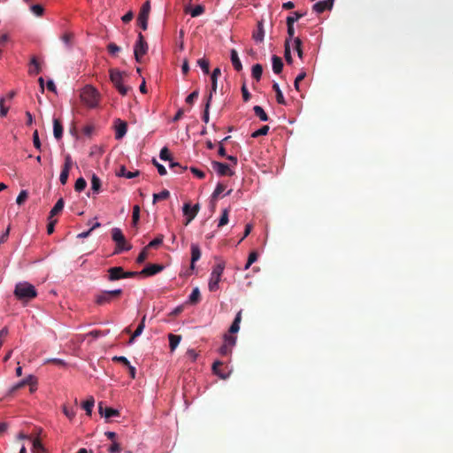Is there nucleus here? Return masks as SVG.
<instances>
[{
  "label": "nucleus",
  "instance_id": "34",
  "mask_svg": "<svg viewBox=\"0 0 453 453\" xmlns=\"http://www.w3.org/2000/svg\"><path fill=\"white\" fill-rule=\"evenodd\" d=\"M61 40L68 48H70L73 45V34L70 32H65L61 36Z\"/></svg>",
  "mask_w": 453,
  "mask_h": 453
},
{
  "label": "nucleus",
  "instance_id": "63",
  "mask_svg": "<svg viewBox=\"0 0 453 453\" xmlns=\"http://www.w3.org/2000/svg\"><path fill=\"white\" fill-rule=\"evenodd\" d=\"M198 96H199V91L195 90L194 92H192L186 97V103L192 104L194 103V101L198 97Z\"/></svg>",
  "mask_w": 453,
  "mask_h": 453
},
{
  "label": "nucleus",
  "instance_id": "49",
  "mask_svg": "<svg viewBox=\"0 0 453 453\" xmlns=\"http://www.w3.org/2000/svg\"><path fill=\"white\" fill-rule=\"evenodd\" d=\"M119 412L118 410H115V409H112L111 407H106L105 406V409H104V417L106 418H111V417H114V416H119Z\"/></svg>",
  "mask_w": 453,
  "mask_h": 453
},
{
  "label": "nucleus",
  "instance_id": "5",
  "mask_svg": "<svg viewBox=\"0 0 453 453\" xmlns=\"http://www.w3.org/2000/svg\"><path fill=\"white\" fill-rule=\"evenodd\" d=\"M225 269V263H218L212 269L210 280L209 290L213 292L219 289V283L221 280V276Z\"/></svg>",
  "mask_w": 453,
  "mask_h": 453
},
{
  "label": "nucleus",
  "instance_id": "52",
  "mask_svg": "<svg viewBox=\"0 0 453 453\" xmlns=\"http://www.w3.org/2000/svg\"><path fill=\"white\" fill-rule=\"evenodd\" d=\"M224 343L227 344L231 349L236 343V337L229 334L224 335Z\"/></svg>",
  "mask_w": 453,
  "mask_h": 453
},
{
  "label": "nucleus",
  "instance_id": "46",
  "mask_svg": "<svg viewBox=\"0 0 453 453\" xmlns=\"http://www.w3.org/2000/svg\"><path fill=\"white\" fill-rule=\"evenodd\" d=\"M64 414L70 419H73L76 415V411L73 407L64 406L63 408Z\"/></svg>",
  "mask_w": 453,
  "mask_h": 453
},
{
  "label": "nucleus",
  "instance_id": "11",
  "mask_svg": "<svg viewBox=\"0 0 453 453\" xmlns=\"http://www.w3.org/2000/svg\"><path fill=\"white\" fill-rule=\"evenodd\" d=\"M334 0H323L313 4L312 9L317 13L320 14L326 10H331L333 8Z\"/></svg>",
  "mask_w": 453,
  "mask_h": 453
},
{
  "label": "nucleus",
  "instance_id": "8",
  "mask_svg": "<svg viewBox=\"0 0 453 453\" xmlns=\"http://www.w3.org/2000/svg\"><path fill=\"white\" fill-rule=\"evenodd\" d=\"M125 278V271L121 266L108 269V280L114 281Z\"/></svg>",
  "mask_w": 453,
  "mask_h": 453
},
{
  "label": "nucleus",
  "instance_id": "39",
  "mask_svg": "<svg viewBox=\"0 0 453 453\" xmlns=\"http://www.w3.org/2000/svg\"><path fill=\"white\" fill-rule=\"evenodd\" d=\"M86 187H87V181L85 180L84 178L81 177V178L77 179V180L74 184L75 191L81 192L85 189Z\"/></svg>",
  "mask_w": 453,
  "mask_h": 453
},
{
  "label": "nucleus",
  "instance_id": "38",
  "mask_svg": "<svg viewBox=\"0 0 453 453\" xmlns=\"http://www.w3.org/2000/svg\"><path fill=\"white\" fill-rule=\"evenodd\" d=\"M140 219V207L139 205H134L133 208V215H132V224L134 226H137V224Z\"/></svg>",
  "mask_w": 453,
  "mask_h": 453
},
{
  "label": "nucleus",
  "instance_id": "57",
  "mask_svg": "<svg viewBox=\"0 0 453 453\" xmlns=\"http://www.w3.org/2000/svg\"><path fill=\"white\" fill-rule=\"evenodd\" d=\"M147 248L145 247L141 252L140 254L138 255L137 258H136V262L139 263V264H142L143 263L147 257H148V251H147Z\"/></svg>",
  "mask_w": 453,
  "mask_h": 453
},
{
  "label": "nucleus",
  "instance_id": "32",
  "mask_svg": "<svg viewBox=\"0 0 453 453\" xmlns=\"http://www.w3.org/2000/svg\"><path fill=\"white\" fill-rule=\"evenodd\" d=\"M294 48L298 55V58L300 59H303V49H302V41L299 37H296L294 39Z\"/></svg>",
  "mask_w": 453,
  "mask_h": 453
},
{
  "label": "nucleus",
  "instance_id": "59",
  "mask_svg": "<svg viewBox=\"0 0 453 453\" xmlns=\"http://www.w3.org/2000/svg\"><path fill=\"white\" fill-rule=\"evenodd\" d=\"M112 361L113 362H117V363H120L122 364L123 365H125L126 367L130 365V362L127 360V357H122V356H115L112 357Z\"/></svg>",
  "mask_w": 453,
  "mask_h": 453
},
{
  "label": "nucleus",
  "instance_id": "6",
  "mask_svg": "<svg viewBox=\"0 0 453 453\" xmlns=\"http://www.w3.org/2000/svg\"><path fill=\"white\" fill-rule=\"evenodd\" d=\"M149 45L142 33H138L137 40L134 46V55L136 62L141 63L142 58L147 54Z\"/></svg>",
  "mask_w": 453,
  "mask_h": 453
},
{
  "label": "nucleus",
  "instance_id": "16",
  "mask_svg": "<svg viewBox=\"0 0 453 453\" xmlns=\"http://www.w3.org/2000/svg\"><path fill=\"white\" fill-rule=\"evenodd\" d=\"M230 58H231V62L233 64V66L234 68L237 71V72H240L242 70V62L238 57V53L237 51L233 49L231 50V52H230Z\"/></svg>",
  "mask_w": 453,
  "mask_h": 453
},
{
  "label": "nucleus",
  "instance_id": "15",
  "mask_svg": "<svg viewBox=\"0 0 453 453\" xmlns=\"http://www.w3.org/2000/svg\"><path fill=\"white\" fill-rule=\"evenodd\" d=\"M201 257V250L197 244H191V268L195 267V263Z\"/></svg>",
  "mask_w": 453,
  "mask_h": 453
},
{
  "label": "nucleus",
  "instance_id": "19",
  "mask_svg": "<svg viewBox=\"0 0 453 453\" xmlns=\"http://www.w3.org/2000/svg\"><path fill=\"white\" fill-rule=\"evenodd\" d=\"M221 74V71H220V68L217 67L213 70L212 73H211V96L213 95V93H216L217 91V80H218V77L220 76Z\"/></svg>",
  "mask_w": 453,
  "mask_h": 453
},
{
  "label": "nucleus",
  "instance_id": "13",
  "mask_svg": "<svg viewBox=\"0 0 453 453\" xmlns=\"http://www.w3.org/2000/svg\"><path fill=\"white\" fill-rule=\"evenodd\" d=\"M36 383H37L36 378L33 375H29L25 380H21L20 382H19L15 386H13L12 390V391L18 390V389L25 387L26 385L35 386Z\"/></svg>",
  "mask_w": 453,
  "mask_h": 453
},
{
  "label": "nucleus",
  "instance_id": "41",
  "mask_svg": "<svg viewBox=\"0 0 453 453\" xmlns=\"http://www.w3.org/2000/svg\"><path fill=\"white\" fill-rule=\"evenodd\" d=\"M30 11L37 17H42L44 13V8L41 4H32Z\"/></svg>",
  "mask_w": 453,
  "mask_h": 453
},
{
  "label": "nucleus",
  "instance_id": "45",
  "mask_svg": "<svg viewBox=\"0 0 453 453\" xmlns=\"http://www.w3.org/2000/svg\"><path fill=\"white\" fill-rule=\"evenodd\" d=\"M164 236L159 234L146 246L147 249L157 248L163 242Z\"/></svg>",
  "mask_w": 453,
  "mask_h": 453
},
{
  "label": "nucleus",
  "instance_id": "25",
  "mask_svg": "<svg viewBox=\"0 0 453 453\" xmlns=\"http://www.w3.org/2000/svg\"><path fill=\"white\" fill-rule=\"evenodd\" d=\"M273 89L275 91L277 103L280 104L285 105L286 101L284 99L283 94H282L278 83H276V82L273 83Z\"/></svg>",
  "mask_w": 453,
  "mask_h": 453
},
{
  "label": "nucleus",
  "instance_id": "58",
  "mask_svg": "<svg viewBox=\"0 0 453 453\" xmlns=\"http://www.w3.org/2000/svg\"><path fill=\"white\" fill-rule=\"evenodd\" d=\"M170 168L173 169L176 173H180L187 169V167H183L176 162H171Z\"/></svg>",
  "mask_w": 453,
  "mask_h": 453
},
{
  "label": "nucleus",
  "instance_id": "17",
  "mask_svg": "<svg viewBox=\"0 0 453 453\" xmlns=\"http://www.w3.org/2000/svg\"><path fill=\"white\" fill-rule=\"evenodd\" d=\"M272 64H273V71L274 73L279 74L282 72L283 62L280 57L273 55L272 57Z\"/></svg>",
  "mask_w": 453,
  "mask_h": 453
},
{
  "label": "nucleus",
  "instance_id": "30",
  "mask_svg": "<svg viewBox=\"0 0 453 453\" xmlns=\"http://www.w3.org/2000/svg\"><path fill=\"white\" fill-rule=\"evenodd\" d=\"M211 93H210L208 95V96H207V101H206V104H205V108H204V111H203V120L205 123H208L209 119H210L209 109H210V106H211Z\"/></svg>",
  "mask_w": 453,
  "mask_h": 453
},
{
  "label": "nucleus",
  "instance_id": "61",
  "mask_svg": "<svg viewBox=\"0 0 453 453\" xmlns=\"http://www.w3.org/2000/svg\"><path fill=\"white\" fill-rule=\"evenodd\" d=\"M33 449H34V450H36V451H42V452L45 451V449L39 439H35L33 441Z\"/></svg>",
  "mask_w": 453,
  "mask_h": 453
},
{
  "label": "nucleus",
  "instance_id": "4",
  "mask_svg": "<svg viewBox=\"0 0 453 453\" xmlns=\"http://www.w3.org/2000/svg\"><path fill=\"white\" fill-rule=\"evenodd\" d=\"M122 295V289L118 288L114 290L100 291L95 296V302L98 305H104L110 303L114 298H118Z\"/></svg>",
  "mask_w": 453,
  "mask_h": 453
},
{
  "label": "nucleus",
  "instance_id": "44",
  "mask_svg": "<svg viewBox=\"0 0 453 453\" xmlns=\"http://www.w3.org/2000/svg\"><path fill=\"white\" fill-rule=\"evenodd\" d=\"M304 15H305V13H302L299 12H292V15H290L287 18V23H290V24L294 25V23L296 21H297L299 19H301Z\"/></svg>",
  "mask_w": 453,
  "mask_h": 453
},
{
  "label": "nucleus",
  "instance_id": "10",
  "mask_svg": "<svg viewBox=\"0 0 453 453\" xmlns=\"http://www.w3.org/2000/svg\"><path fill=\"white\" fill-rule=\"evenodd\" d=\"M164 266L157 264H150L147 266H145L141 272V275L144 276H152L155 275L161 271H163Z\"/></svg>",
  "mask_w": 453,
  "mask_h": 453
},
{
  "label": "nucleus",
  "instance_id": "21",
  "mask_svg": "<svg viewBox=\"0 0 453 453\" xmlns=\"http://www.w3.org/2000/svg\"><path fill=\"white\" fill-rule=\"evenodd\" d=\"M140 174V172L139 171H134V172H129V171H127L126 167L124 165H122L119 172L117 173V175L119 176V177H125L127 179H132V178H134L136 176H138Z\"/></svg>",
  "mask_w": 453,
  "mask_h": 453
},
{
  "label": "nucleus",
  "instance_id": "55",
  "mask_svg": "<svg viewBox=\"0 0 453 453\" xmlns=\"http://www.w3.org/2000/svg\"><path fill=\"white\" fill-rule=\"evenodd\" d=\"M204 12V7L203 5H196L191 10L190 15L192 17H197Z\"/></svg>",
  "mask_w": 453,
  "mask_h": 453
},
{
  "label": "nucleus",
  "instance_id": "22",
  "mask_svg": "<svg viewBox=\"0 0 453 453\" xmlns=\"http://www.w3.org/2000/svg\"><path fill=\"white\" fill-rule=\"evenodd\" d=\"M241 320H242V311L237 312V314L229 328L230 334H235L239 331Z\"/></svg>",
  "mask_w": 453,
  "mask_h": 453
},
{
  "label": "nucleus",
  "instance_id": "24",
  "mask_svg": "<svg viewBox=\"0 0 453 453\" xmlns=\"http://www.w3.org/2000/svg\"><path fill=\"white\" fill-rule=\"evenodd\" d=\"M64 204H65L64 199L63 198L58 199L50 212V219H51L52 217H54L57 214H58L63 210Z\"/></svg>",
  "mask_w": 453,
  "mask_h": 453
},
{
  "label": "nucleus",
  "instance_id": "43",
  "mask_svg": "<svg viewBox=\"0 0 453 453\" xmlns=\"http://www.w3.org/2000/svg\"><path fill=\"white\" fill-rule=\"evenodd\" d=\"M269 129H270L269 126H263L262 127H260L257 131L253 132L251 134V137L257 138V137H259L261 135H265V134H268Z\"/></svg>",
  "mask_w": 453,
  "mask_h": 453
},
{
  "label": "nucleus",
  "instance_id": "18",
  "mask_svg": "<svg viewBox=\"0 0 453 453\" xmlns=\"http://www.w3.org/2000/svg\"><path fill=\"white\" fill-rule=\"evenodd\" d=\"M53 134L57 140H59L63 136V126L58 119H53Z\"/></svg>",
  "mask_w": 453,
  "mask_h": 453
},
{
  "label": "nucleus",
  "instance_id": "20",
  "mask_svg": "<svg viewBox=\"0 0 453 453\" xmlns=\"http://www.w3.org/2000/svg\"><path fill=\"white\" fill-rule=\"evenodd\" d=\"M223 365V363L220 361H216L212 365L213 372L218 375L219 378L226 380L229 376V372H223L219 367Z\"/></svg>",
  "mask_w": 453,
  "mask_h": 453
},
{
  "label": "nucleus",
  "instance_id": "36",
  "mask_svg": "<svg viewBox=\"0 0 453 453\" xmlns=\"http://www.w3.org/2000/svg\"><path fill=\"white\" fill-rule=\"evenodd\" d=\"M197 65L201 67L203 72L205 74H208L210 72V63L209 60L206 58H200L197 60Z\"/></svg>",
  "mask_w": 453,
  "mask_h": 453
},
{
  "label": "nucleus",
  "instance_id": "37",
  "mask_svg": "<svg viewBox=\"0 0 453 453\" xmlns=\"http://www.w3.org/2000/svg\"><path fill=\"white\" fill-rule=\"evenodd\" d=\"M31 65H34V69L29 70L30 74H38L41 72V65L35 57H33L30 61Z\"/></svg>",
  "mask_w": 453,
  "mask_h": 453
},
{
  "label": "nucleus",
  "instance_id": "56",
  "mask_svg": "<svg viewBox=\"0 0 453 453\" xmlns=\"http://www.w3.org/2000/svg\"><path fill=\"white\" fill-rule=\"evenodd\" d=\"M306 76V73L304 71L301 72L296 78L295 80V82H294V86H295V88L299 91V83L305 78Z\"/></svg>",
  "mask_w": 453,
  "mask_h": 453
},
{
  "label": "nucleus",
  "instance_id": "62",
  "mask_svg": "<svg viewBox=\"0 0 453 453\" xmlns=\"http://www.w3.org/2000/svg\"><path fill=\"white\" fill-rule=\"evenodd\" d=\"M33 142H34V146L41 150V147H42V144H41V142H40V139H39V134H38V131L37 130H35L34 134H33Z\"/></svg>",
  "mask_w": 453,
  "mask_h": 453
},
{
  "label": "nucleus",
  "instance_id": "47",
  "mask_svg": "<svg viewBox=\"0 0 453 453\" xmlns=\"http://www.w3.org/2000/svg\"><path fill=\"white\" fill-rule=\"evenodd\" d=\"M225 189H226V185H225V184H223V183H219V184L217 185V187H216L215 190H214V191H213V193H212V196H211L212 199H217V198L219 196V195H220L222 192H224V191H225Z\"/></svg>",
  "mask_w": 453,
  "mask_h": 453
},
{
  "label": "nucleus",
  "instance_id": "50",
  "mask_svg": "<svg viewBox=\"0 0 453 453\" xmlns=\"http://www.w3.org/2000/svg\"><path fill=\"white\" fill-rule=\"evenodd\" d=\"M257 259V253L256 251H252L250 256H249V258H248V261L244 266V269L247 270L250 268V266L254 263L256 262Z\"/></svg>",
  "mask_w": 453,
  "mask_h": 453
},
{
  "label": "nucleus",
  "instance_id": "23",
  "mask_svg": "<svg viewBox=\"0 0 453 453\" xmlns=\"http://www.w3.org/2000/svg\"><path fill=\"white\" fill-rule=\"evenodd\" d=\"M168 339H169L170 349H171V351H173L179 345L180 342L181 341V336L173 334H170L168 335Z\"/></svg>",
  "mask_w": 453,
  "mask_h": 453
},
{
  "label": "nucleus",
  "instance_id": "2",
  "mask_svg": "<svg viewBox=\"0 0 453 453\" xmlns=\"http://www.w3.org/2000/svg\"><path fill=\"white\" fill-rule=\"evenodd\" d=\"M111 238H112V241L116 243L114 254H119L123 251H127L132 249L131 244H129L127 242L121 229H119L118 227L112 228L111 229Z\"/></svg>",
  "mask_w": 453,
  "mask_h": 453
},
{
  "label": "nucleus",
  "instance_id": "27",
  "mask_svg": "<svg viewBox=\"0 0 453 453\" xmlns=\"http://www.w3.org/2000/svg\"><path fill=\"white\" fill-rule=\"evenodd\" d=\"M253 111H254L255 115L257 116L260 119V120L267 121L269 119L268 115L265 113V111H264V109L261 106H259V105L254 106Z\"/></svg>",
  "mask_w": 453,
  "mask_h": 453
},
{
  "label": "nucleus",
  "instance_id": "33",
  "mask_svg": "<svg viewBox=\"0 0 453 453\" xmlns=\"http://www.w3.org/2000/svg\"><path fill=\"white\" fill-rule=\"evenodd\" d=\"M170 196V192L166 189L153 195V203L157 201L165 200Z\"/></svg>",
  "mask_w": 453,
  "mask_h": 453
},
{
  "label": "nucleus",
  "instance_id": "53",
  "mask_svg": "<svg viewBox=\"0 0 453 453\" xmlns=\"http://www.w3.org/2000/svg\"><path fill=\"white\" fill-rule=\"evenodd\" d=\"M69 172H70V170L62 168L60 176H59V180H60L61 184L65 185L67 182Z\"/></svg>",
  "mask_w": 453,
  "mask_h": 453
},
{
  "label": "nucleus",
  "instance_id": "9",
  "mask_svg": "<svg viewBox=\"0 0 453 453\" xmlns=\"http://www.w3.org/2000/svg\"><path fill=\"white\" fill-rule=\"evenodd\" d=\"M115 138L119 140L123 138L127 131V124L126 121L121 120L120 119H117L115 120Z\"/></svg>",
  "mask_w": 453,
  "mask_h": 453
},
{
  "label": "nucleus",
  "instance_id": "51",
  "mask_svg": "<svg viewBox=\"0 0 453 453\" xmlns=\"http://www.w3.org/2000/svg\"><path fill=\"white\" fill-rule=\"evenodd\" d=\"M27 197H28L27 191V190H21L20 193L19 194L17 199H16V203L19 205H21L27 199Z\"/></svg>",
  "mask_w": 453,
  "mask_h": 453
},
{
  "label": "nucleus",
  "instance_id": "60",
  "mask_svg": "<svg viewBox=\"0 0 453 453\" xmlns=\"http://www.w3.org/2000/svg\"><path fill=\"white\" fill-rule=\"evenodd\" d=\"M159 157L162 160H172L171 159V156H170V152H169V150L166 148V147H164L161 151H160V154H159Z\"/></svg>",
  "mask_w": 453,
  "mask_h": 453
},
{
  "label": "nucleus",
  "instance_id": "26",
  "mask_svg": "<svg viewBox=\"0 0 453 453\" xmlns=\"http://www.w3.org/2000/svg\"><path fill=\"white\" fill-rule=\"evenodd\" d=\"M263 73V66L260 64H256L252 66L251 74L252 77L257 81H260Z\"/></svg>",
  "mask_w": 453,
  "mask_h": 453
},
{
  "label": "nucleus",
  "instance_id": "35",
  "mask_svg": "<svg viewBox=\"0 0 453 453\" xmlns=\"http://www.w3.org/2000/svg\"><path fill=\"white\" fill-rule=\"evenodd\" d=\"M200 298H201L200 290L198 288H195L189 296V302L191 303H196L200 301Z\"/></svg>",
  "mask_w": 453,
  "mask_h": 453
},
{
  "label": "nucleus",
  "instance_id": "3",
  "mask_svg": "<svg viewBox=\"0 0 453 453\" xmlns=\"http://www.w3.org/2000/svg\"><path fill=\"white\" fill-rule=\"evenodd\" d=\"M81 101L88 107L97 106L99 101V93L92 86H86L81 93Z\"/></svg>",
  "mask_w": 453,
  "mask_h": 453
},
{
  "label": "nucleus",
  "instance_id": "14",
  "mask_svg": "<svg viewBox=\"0 0 453 453\" xmlns=\"http://www.w3.org/2000/svg\"><path fill=\"white\" fill-rule=\"evenodd\" d=\"M122 76H123V73L121 72H119V70L111 69L110 71V79L115 88L123 84Z\"/></svg>",
  "mask_w": 453,
  "mask_h": 453
},
{
  "label": "nucleus",
  "instance_id": "54",
  "mask_svg": "<svg viewBox=\"0 0 453 453\" xmlns=\"http://www.w3.org/2000/svg\"><path fill=\"white\" fill-rule=\"evenodd\" d=\"M288 27V38L286 40H288V44H290V41L295 39V28L294 25L290 23H287Z\"/></svg>",
  "mask_w": 453,
  "mask_h": 453
},
{
  "label": "nucleus",
  "instance_id": "12",
  "mask_svg": "<svg viewBox=\"0 0 453 453\" xmlns=\"http://www.w3.org/2000/svg\"><path fill=\"white\" fill-rule=\"evenodd\" d=\"M265 29L263 21L260 20L257 24V28L252 33V39L257 42L260 43L264 41Z\"/></svg>",
  "mask_w": 453,
  "mask_h": 453
},
{
  "label": "nucleus",
  "instance_id": "29",
  "mask_svg": "<svg viewBox=\"0 0 453 453\" xmlns=\"http://www.w3.org/2000/svg\"><path fill=\"white\" fill-rule=\"evenodd\" d=\"M101 188V180L96 174L92 175L91 178V189L95 193H99Z\"/></svg>",
  "mask_w": 453,
  "mask_h": 453
},
{
  "label": "nucleus",
  "instance_id": "31",
  "mask_svg": "<svg viewBox=\"0 0 453 453\" xmlns=\"http://www.w3.org/2000/svg\"><path fill=\"white\" fill-rule=\"evenodd\" d=\"M94 404H95V400L93 397H90L82 403V408L86 411V413L88 415H91Z\"/></svg>",
  "mask_w": 453,
  "mask_h": 453
},
{
  "label": "nucleus",
  "instance_id": "40",
  "mask_svg": "<svg viewBox=\"0 0 453 453\" xmlns=\"http://www.w3.org/2000/svg\"><path fill=\"white\" fill-rule=\"evenodd\" d=\"M285 50L284 57L288 64H292L293 58L290 52V44H288V40H285Z\"/></svg>",
  "mask_w": 453,
  "mask_h": 453
},
{
  "label": "nucleus",
  "instance_id": "1",
  "mask_svg": "<svg viewBox=\"0 0 453 453\" xmlns=\"http://www.w3.org/2000/svg\"><path fill=\"white\" fill-rule=\"evenodd\" d=\"M15 296L20 301H29L37 295L35 287L28 282H19L15 286Z\"/></svg>",
  "mask_w": 453,
  "mask_h": 453
},
{
  "label": "nucleus",
  "instance_id": "28",
  "mask_svg": "<svg viewBox=\"0 0 453 453\" xmlns=\"http://www.w3.org/2000/svg\"><path fill=\"white\" fill-rule=\"evenodd\" d=\"M150 12V1H147L142 4V6L140 10L138 18L149 19Z\"/></svg>",
  "mask_w": 453,
  "mask_h": 453
},
{
  "label": "nucleus",
  "instance_id": "42",
  "mask_svg": "<svg viewBox=\"0 0 453 453\" xmlns=\"http://www.w3.org/2000/svg\"><path fill=\"white\" fill-rule=\"evenodd\" d=\"M228 213H229V209L228 208L223 210L222 215H221V217L219 218V224H218L219 227H221V226H223L227 224V222H228Z\"/></svg>",
  "mask_w": 453,
  "mask_h": 453
},
{
  "label": "nucleus",
  "instance_id": "48",
  "mask_svg": "<svg viewBox=\"0 0 453 453\" xmlns=\"http://www.w3.org/2000/svg\"><path fill=\"white\" fill-rule=\"evenodd\" d=\"M145 319H146V316L144 315L142 319V321L140 322L139 326H137V328L135 329V331L134 332V337H138L142 334L144 327H145Z\"/></svg>",
  "mask_w": 453,
  "mask_h": 453
},
{
  "label": "nucleus",
  "instance_id": "7",
  "mask_svg": "<svg viewBox=\"0 0 453 453\" xmlns=\"http://www.w3.org/2000/svg\"><path fill=\"white\" fill-rule=\"evenodd\" d=\"M212 169L220 176H233L234 172L229 168V165L225 163L218 161L211 162Z\"/></svg>",
  "mask_w": 453,
  "mask_h": 453
},
{
  "label": "nucleus",
  "instance_id": "64",
  "mask_svg": "<svg viewBox=\"0 0 453 453\" xmlns=\"http://www.w3.org/2000/svg\"><path fill=\"white\" fill-rule=\"evenodd\" d=\"M108 450L110 453H119L120 445L118 442L113 441Z\"/></svg>",
  "mask_w": 453,
  "mask_h": 453
}]
</instances>
